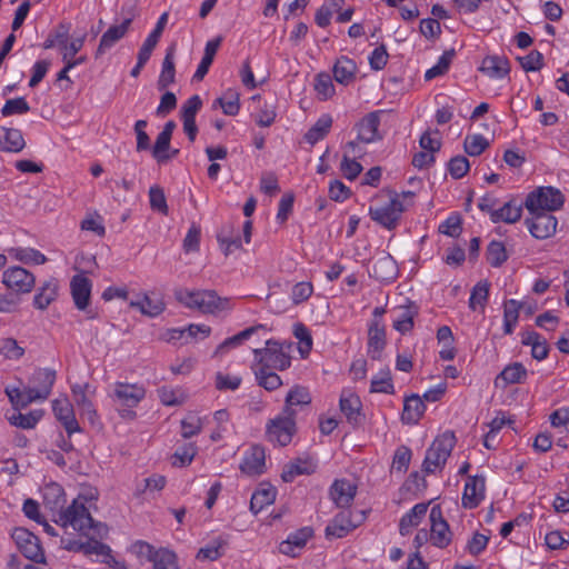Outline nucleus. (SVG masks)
<instances>
[{
    "instance_id": "09e8293b",
    "label": "nucleus",
    "mask_w": 569,
    "mask_h": 569,
    "mask_svg": "<svg viewBox=\"0 0 569 569\" xmlns=\"http://www.w3.org/2000/svg\"><path fill=\"white\" fill-rule=\"evenodd\" d=\"M271 370L272 368L260 367L256 371L258 385L267 391L277 390L282 385L281 378Z\"/></svg>"
},
{
    "instance_id": "5fc2aeb1",
    "label": "nucleus",
    "mask_w": 569,
    "mask_h": 569,
    "mask_svg": "<svg viewBox=\"0 0 569 569\" xmlns=\"http://www.w3.org/2000/svg\"><path fill=\"white\" fill-rule=\"evenodd\" d=\"M41 418L40 411H31L27 415L21 412H16L8 418L10 425L22 428V429H32L36 427L38 421Z\"/></svg>"
},
{
    "instance_id": "e2e57ef3",
    "label": "nucleus",
    "mask_w": 569,
    "mask_h": 569,
    "mask_svg": "<svg viewBox=\"0 0 569 569\" xmlns=\"http://www.w3.org/2000/svg\"><path fill=\"white\" fill-rule=\"evenodd\" d=\"M371 392L393 393V383L389 371L381 372L373 377L370 385Z\"/></svg>"
},
{
    "instance_id": "e433bc0d",
    "label": "nucleus",
    "mask_w": 569,
    "mask_h": 569,
    "mask_svg": "<svg viewBox=\"0 0 569 569\" xmlns=\"http://www.w3.org/2000/svg\"><path fill=\"white\" fill-rule=\"evenodd\" d=\"M57 40L62 51V60L63 62H68L72 60L74 56L82 49L86 40V34H82L81 37L73 39L70 43H68L67 31L57 32Z\"/></svg>"
},
{
    "instance_id": "473e14b6",
    "label": "nucleus",
    "mask_w": 569,
    "mask_h": 569,
    "mask_svg": "<svg viewBox=\"0 0 569 569\" xmlns=\"http://www.w3.org/2000/svg\"><path fill=\"white\" fill-rule=\"evenodd\" d=\"M264 329H266L264 325H257V326L249 327V328L240 331L239 333L224 339L217 347V349L214 351V356H222V355H224L230 349H233V348H237V347L241 346L246 340H248L252 335H254L259 330H264Z\"/></svg>"
},
{
    "instance_id": "c85d7f7f",
    "label": "nucleus",
    "mask_w": 569,
    "mask_h": 569,
    "mask_svg": "<svg viewBox=\"0 0 569 569\" xmlns=\"http://www.w3.org/2000/svg\"><path fill=\"white\" fill-rule=\"evenodd\" d=\"M59 284L56 279L44 281L33 297V306L39 310H46L58 297Z\"/></svg>"
},
{
    "instance_id": "79ce46f5",
    "label": "nucleus",
    "mask_w": 569,
    "mask_h": 569,
    "mask_svg": "<svg viewBox=\"0 0 569 569\" xmlns=\"http://www.w3.org/2000/svg\"><path fill=\"white\" fill-rule=\"evenodd\" d=\"M277 491L273 487H261L257 491L253 492L250 500V510L257 515L264 507L273 503L276 499Z\"/></svg>"
},
{
    "instance_id": "393cba45",
    "label": "nucleus",
    "mask_w": 569,
    "mask_h": 569,
    "mask_svg": "<svg viewBox=\"0 0 569 569\" xmlns=\"http://www.w3.org/2000/svg\"><path fill=\"white\" fill-rule=\"evenodd\" d=\"M380 111L370 112L358 123V140L365 143L380 139L378 128L380 126Z\"/></svg>"
},
{
    "instance_id": "a211bd4d",
    "label": "nucleus",
    "mask_w": 569,
    "mask_h": 569,
    "mask_svg": "<svg viewBox=\"0 0 569 569\" xmlns=\"http://www.w3.org/2000/svg\"><path fill=\"white\" fill-rule=\"evenodd\" d=\"M340 410L346 416L347 421L353 427L360 426L363 421L361 412L362 403L360 398L350 390H343L340 396Z\"/></svg>"
},
{
    "instance_id": "37998d69",
    "label": "nucleus",
    "mask_w": 569,
    "mask_h": 569,
    "mask_svg": "<svg viewBox=\"0 0 569 569\" xmlns=\"http://www.w3.org/2000/svg\"><path fill=\"white\" fill-rule=\"evenodd\" d=\"M315 471V466L309 460L297 459L288 463L281 473L284 482H291L297 476L310 475Z\"/></svg>"
},
{
    "instance_id": "72a5a7b5",
    "label": "nucleus",
    "mask_w": 569,
    "mask_h": 569,
    "mask_svg": "<svg viewBox=\"0 0 569 569\" xmlns=\"http://www.w3.org/2000/svg\"><path fill=\"white\" fill-rule=\"evenodd\" d=\"M174 52L176 46L171 44L166 52L161 73L159 76L157 87L159 90H164L167 87L172 84L176 80V69H174Z\"/></svg>"
},
{
    "instance_id": "9b49d317",
    "label": "nucleus",
    "mask_w": 569,
    "mask_h": 569,
    "mask_svg": "<svg viewBox=\"0 0 569 569\" xmlns=\"http://www.w3.org/2000/svg\"><path fill=\"white\" fill-rule=\"evenodd\" d=\"M56 371L49 368L37 369L29 379L31 397L27 401L46 400L51 393L56 381Z\"/></svg>"
},
{
    "instance_id": "dca6fc26",
    "label": "nucleus",
    "mask_w": 569,
    "mask_h": 569,
    "mask_svg": "<svg viewBox=\"0 0 569 569\" xmlns=\"http://www.w3.org/2000/svg\"><path fill=\"white\" fill-rule=\"evenodd\" d=\"M264 469V448L259 445L251 446L250 449L244 452L242 462L240 463L241 472L250 477H256L262 475Z\"/></svg>"
},
{
    "instance_id": "4c0bfd02",
    "label": "nucleus",
    "mask_w": 569,
    "mask_h": 569,
    "mask_svg": "<svg viewBox=\"0 0 569 569\" xmlns=\"http://www.w3.org/2000/svg\"><path fill=\"white\" fill-rule=\"evenodd\" d=\"M3 132L0 136V143L2 144V150L7 152H19L24 146V139L19 129L16 128H2Z\"/></svg>"
},
{
    "instance_id": "de8ad7c7",
    "label": "nucleus",
    "mask_w": 569,
    "mask_h": 569,
    "mask_svg": "<svg viewBox=\"0 0 569 569\" xmlns=\"http://www.w3.org/2000/svg\"><path fill=\"white\" fill-rule=\"evenodd\" d=\"M456 56L455 49L446 50L439 58L438 62L425 73L426 80H432L437 77L443 76L449 70V67Z\"/></svg>"
},
{
    "instance_id": "4468645a",
    "label": "nucleus",
    "mask_w": 569,
    "mask_h": 569,
    "mask_svg": "<svg viewBox=\"0 0 569 569\" xmlns=\"http://www.w3.org/2000/svg\"><path fill=\"white\" fill-rule=\"evenodd\" d=\"M531 219H526L530 233L537 239H547L556 233L558 221L548 212H530Z\"/></svg>"
},
{
    "instance_id": "603ef678",
    "label": "nucleus",
    "mask_w": 569,
    "mask_h": 569,
    "mask_svg": "<svg viewBox=\"0 0 569 569\" xmlns=\"http://www.w3.org/2000/svg\"><path fill=\"white\" fill-rule=\"evenodd\" d=\"M417 313L418 312L413 307H406L401 309L397 318L393 320V328L402 335L409 332L413 328V319Z\"/></svg>"
},
{
    "instance_id": "c756f323",
    "label": "nucleus",
    "mask_w": 569,
    "mask_h": 569,
    "mask_svg": "<svg viewBox=\"0 0 569 569\" xmlns=\"http://www.w3.org/2000/svg\"><path fill=\"white\" fill-rule=\"evenodd\" d=\"M426 411V405L418 395H411L405 399L401 420L403 423H418Z\"/></svg>"
},
{
    "instance_id": "8fccbe9b",
    "label": "nucleus",
    "mask_w": 569,
    "mask_h": 569,
    "mask_svg": "<svg viewBox=\"0 0 569 569\" xmlns=\"http://www.w3.org/2000/svg\"><path fill=\"white\" fill-rule=\"evenodd\" d=\"M224 256H229L233 250L241 247V239L239 236H232V226H224L217 236Z\"/></svg>"
},
{
    "instance_id": "6e6552de",
    "label": "nucleus",
    "mask_w": 569,
    "mask_h": 569,
    "mask_svg": "<svg viewBox=\"0 0 569 569\" xmlns=\"http://www.w3.org/2000/svg\"><path fill=\"white\" fill-rule=\"evenodd\" d=\"M405 211L399 194L393 193L389 202L383 206L370 207V218L388 230H393L399 224L401 213Z\"/></svg>"
},
{
    "instance_id": "3c124183",
    "label": "nucleus",
    "mask_w": 569,
    "mask_h": 569,
    "mask_svg": "<svg viewBox=\"0 0 569 569\" xmlns=\"http://www.w3.org/2000/svg\"><path fill=\"white\" fill-rule=\"evenodd\" d=\"M130 307L139 309L149 317H156L164 310V303L161 300H152L149 296L138 301H130Z\"/></svg>"
},
{
    "instance_id": "6e6d98bb",
    "label": "nucleus",
    "mask_w": 569,
    "mask_h": 569,
    "mask_svg": "<svg viewBox=\"0 0 569 569\" xmlns=\"http://www.w3.org/2000/svg\"><path fill=\"white\" fill-rule=\"evenodd\" d=\"M489 296V283L488 281H480L478 282L470 295L469 298V307L472 310H476L477 307H480L481 309L485 308V305L488 300Z\"/></svg>"
},
{
    "instance_id": "f704fd0d",
    "label": "nucleus",
    "mask_w": 569,
    "mask_h": 569,
    "mask_svg": "<svg viewBox=\"0 0 569 569\" xmlns=\"http://www.w3.org/2000/svg\"><path fill=\"white\" fill-rule=\"evenodd\" d=\"M312 536V530L308 527L302 528L295 533H291L286 541L280 543L279 550L283 555L296 556V549H301L306 546L309 538Z\"/></svg>"
},
{
    "instance_id": "aec40b11",
    "label": "nucleus",
    "mask_w": 569,
    "mask_h": 569,
    "mask_svg": "<svg viewBox=\"0 0 569 569\" xmlns=\"http://www.w3.org/2000/svg\"><path fill=\"white\" fill-rule=\"evenodd\" d=\"M386 347V330L380 319H373L368 329V355L372 360L381 358Z\"/></svg>"
},
{
    "instance_id": "f257e3e1",
    "label": "nucleus",
    "mask_w": 569,
    "mask_h": 569,
    "mask_svg": "<svg viewBox=\"0 0 569 569\" xmlns=\"http://www.w3.org/2000/svg\"><path fill=\"white\" fill-rule=\"evenodd\" d=\"M176 299L190 309H197L202 313L218 316L221 312L232 309L230 298L220 297L214 290L178 289L174 291Z\"/></svg>"
},
{
    "instance_id": "774afa93",
    "label": "nucleus",
    "mask_w": 569,
    "mask_h": 569,
    "mask_svg": "<svg viewBox=\"0 0 569 569\" xmlns=\"http://www.w3.org/2000/svg\"><path fill=\"white\" fill-rule=\"evenodd\" d=\"M469 168V160L463 156L453 157L448 163V170L453 179L462 178Z\"/></svg>"
},
{
    "instance_id": "864d4df0",
    "label": "nucleus",
    "mask_w": 569,
    "mask_h": 569,
    "mask_svg": "<svg viewBox=\"0 0 569 569\" xmlns=\"http://www.w3.org/2000/svg\"><path fill=\"white\" fill-rule=\"evenodd\" d=\"M315 90L318 98L322 101L330 99L335 94V86L329 73H319L315 79Z\"/></svg>"
},
{
    "instance_id": "cd10ccee",
    "label": "nucleus",
    "mask_w": 569,
    "mask_h": 569,
    "mask_svg": "<svg viewBox=\"0 0 569 569\" xmlns=\"http://www.w3.org/2000/svg\"><path fill=\"white\" fill-rule=\"evenodd\" d=\"M357 70V63L352 59L341 56L333 64V78L337 82L348 86L355 80Z\"/></svg>"
},
{
    "instance_id": "bb28decb",
    "label": "nucleus",
    "mask_w": 569,
    "mask_h": 569,
    "mask_svg": "<svg viewBox=\"0 0 569 569\" xmlns=\"http://www.w3.org/2000/svg\"><path fill=\"white\" fill-rule=\"evenodd\" d=\"M522 202L516 199H511L506 202L500 209L491 212V221L493 223L506 222L515 223L521 218Z\"/></svg>"
},
{
    "instance_id": "f3484780",
    "label": "nucleus",
    "mask_w": 569,
    "mask_h": 569,
    "mask_svg": "<svg viewBox=\"0 0 569 569\" xmlns=\"http://www.w3.org/2000/svg\"><path fill=\"white\" fill-rule=\"evenodd\" d=\"M356 495L357 486L347 479L335 480L329 489L330 499L341 509L350 507Z\"/></svg>"
},
{
    "instance_id": "69168bd1",
    "label": "nucleus",
    "mask_w": 569,
    "mask_h": 569,
    "mask_svg": "<svg viewBox=\"0 0 569 569\" xmlns=\"http://www.w3.org/2000/svg\"><path fill=\"white\" fill-rule=\"evenodd\" d=\"M0 353L11 360L21 358L24 353V349L18 345V341L13 338H6L0 340Z\"/></svg>"
},
{
    "instance_id": "58836bf2",
    "label": "nucleus",
    "mask_w": 569,
    "mask_h": 569,
    "mask_svg": "<svg viewBox=\"0 0 569 569\" xmlns=\"http://www.w3.org/2000/svg\"><path fill=\"white\" fill-rule=\"evenodd\" d=\"M168 12H163L160 18L157 21V24L154 29L151 31V33L148 36V38L144 40L143 44L141 46L139 52L142 53V56H146L148 58L151 57V53L153 49L156 48L157 43L159 42L161 34L166 28V24L168 22Z\"/></svg>"
},
{
    "instance_id": "c9c22d12",
    "label": "nucleus",
    "mask_w": 569,
    "mask_h": 569,
    "mask_svg": "<svg viewBox=\"0 0 569 569\" xmlns=\"http://www.w3.org/2000/svg\"><path fill=\"white\" fill-rule=\"evenodd\" d=\"M228 545V540L219 536L214 539H212L209 543H207L204 547L200 548L197 552V560L199 561H214L221 558L224 555L226 547Z\"/></svg>"
},
{
    "instance_id": "6ab92c4d",
    "label": "nucleus",
    "mask_w": 569,
    "mask_h": 569,
    "mask_svg": "<svg viewBox=\"0 0 569 569\" xmlns=\"http://www.w3.org/2000/svg\"><path fill=\"white\" fill-rule=\"evenodd\" d=\"M356 528L357 523L351 520V512L349 510H342L328 523L325 535L329 540L340 539Z\"/></svg>"
},
{
    "instance_id": "338daca9",
    "label": "nucleus",
    "mask_w": 569,
    "mask_h": 569,
    "mask_svg": "<svg viewBox=\"0 0 569 569\" xmlns=\"http://www.w3.org/2000/svg\"><path fill=\"white\" fill-rule=\"evenodd\" d=\"M439 231L452 238L460 236L462 231L461 218L459 214H451L440 226Z\"/></svg>"
},
{
    "instance_id": "f8f14e48",
    "label": "nucleus",
    "mask_w": 569,
    "mask_h": 569,
    "mask_svg": "<svg viewBox=\"0 0 569 569\" xmlns=\"http://www.w3.org/2000/svg\"><path fill=\"white\" fill-rule=\"evenodd\" d=\"M2 283L16 295L29 293L34 287L36 278L22 267H11L2 274Z\"/></svg>"
},
{
    "instance_id": "a878e982",
    "label": "nucleus",
    "mask_w": 569,
    "mask_h": 569,
    "mask_svg": "<svg viewBox=\"0 0 569 569\" xmlns=\"http://www.w3.org/2000/svg\"><path fill=\"white\" fill-rule=\"evenodd\" d=\"M480 71L490 78L502 79L510 72V64L505 57L487 56L482 60Z\"/></svg>"
},
{
    "instance_id": "5701e85b",
    "label": "nucleus",
    "mask_w": 569,
    "mask_h": 569,
    "mask_svg": "<svg viewBox=\"0 0 569 569\" xmlns=\"http://www.w3.org/2000/svg\"><path fill=\"white\" fill-rule=\"evenodd\" d=\"M132 23L131 18L124 19L120 24L111 26L101 37L96 56H102L108 49L113 47L128 32Z\"/></svg>"
},
{
    "instance_id": "2eb2a0df",
    "label": "nucleus",
    "mask_w": 569,
    "mask_h": 569,
    "mask_svg": "<svg viewBox=\"0 0 569 569\" xmlns=\"http://www.w3.org/2000/svg\"><path fill=\"white\" fill-rule=\"evenodd\" d=\"M311 395L307 387L296 385L287 393L282 412L291 417H297L298 410L308 408L311 403Z\"/></svg>"
},
{
    "instance_id": "a19ab883",
    "label": "nucleus",
    "mask_w": 569,
    "mask_h": 569,
    "mask_svg": "<svg viewBox=\"0 0 569 569\" xmlns=\"http://www.w3.org/2000/svg\"><path fill=\"white\" fill-rule=\"evenodd\" d=\"M88 389H89V383L73 385L71 387V391H72V396H73L76 405L92 421L93 418L97 416V412L93 409V405H92L91 400L87 396Z\"/></svg>"
},
{
    "instance_id": "b1692460",
    "label": "nucleus",
    "mask_w": 569,
    "mask_h": 569,
    "mask_svg": "<svg viewBox=\"0 0 569 569\" xmlns=\"http://www.w3.org/2000/svg\"><path fill=\"white\" fill-rule=\"evenodd\" d=\"M483 493L485 478L479 476L470 477L465 485L462 507L468 509L476 508L482 500Z\"/></svg>"
},
{
    "instance_id": "680f3d73",
    "label": "nucleus",
    "mask_w": 569,
    "mask_h": 569,
    "mask_svg": "<svg viewBox=\"0 0 569 569\" xmlns=\"http://www.w3.org/2000/svg\"><path fill=\"white\" fill-rule=\"evenodd\" d=\"M150 207L152 210L159 211L163 214L168 213V204L164 191L160 186H152L149 190Z\"/></svg>"
},
{
    "instance_id": "49530a36",
    "label": "nucleus",
    "mask_w": 569,
    "mask_h": 569,
    "mask_svg": "<svg viewBox=\"0 0 569 569\" xmlns=\"http://www.w3.org/2000/svg\"><path fill=\"white\" fill-rule=\"evenodd\" d=\"M508 253L501 241L492 240L486 250V259L493 268L501 267L508 260Z\"/></svg>"
},
{
    "instance_id": "ea45409f",
    "label": "nucleus",
    "mask_w": 569,
    "mask_h": 569,
    "mask_svg": "<svg viewBox=\"0 0 569 569\" xmlns=\"http://www.w3.org/2000/svg\"><path fill=\"white\" fill-rule=\"evenodd\" d=\"M397 273V266L391 256L378 259L372 266V274L380 281H391Z\"/></svg>"
},
{
    "instance_id": "412c9836",
    "label": "nucleus",
    "mask_w": 569,
    "mask_h": 569,
    "mask_svg": "<svg viewBox=\"0 0 569 569\" xmlns=\"http://www.w3.org/2000/svg\"><path fill=\"white\" fill-rule=\"evenodd\" d=\"M56 418L62 423L69 436L80 431V426L74 417L72 405L68 399H56L52 402Z\"/></svg>"
},
{
    "instance_id": "052dcab7",
    "label": "nucleus",
    "mask_w": 569,
    "mask_h": 569,
    "mask_svg": "<svg viewBox=\"0 0 569 569\" xmlns=\"http://www.w3.org/2000/svg\"><path fill=\"white\" fill-rule=\"evenodd\" d=\"M30 111V106L23 97L9 99L1 109L3 117L24 114Z\"/></svg>"
},
{
    "instance_id": "bf43d9fd",
    "label": "nucleus",
    "mask_w": 569,
    "mask_h": 569,
    "mask_svg": "<svg viewBox=\"0 0 569 569\" xmlns=\"http://www.w3.org/2000/svg\"><path fill=\"white\" fill-rule=\"evenodd\" d=\"M170 137L161 133L157 136L156 142L152 147V157L158 161V163H164L171 159V156L167 154V151L170 150Z\"/></svg>"
},
{
    "instance_id": "f03ea898",
    "label": "nucleus",
    "mask_w": 569,
    "mask_h": 569,
    "mask_svg": "<svg viewBox=\"0 0 569 569\" xmlns=\"http://www.w3.org/2000/svg\"><path fill=\"white\" fill-rule=\"evenodd\" d=\"M111 397L119 415L123 419L133 420L137 416L133 408L144 399L146 389L138 383L116 382Z\"/></svg>"
},
{
    "instance_id": "0e129e2a",
    "label": "nucleus",
    "mask_w": 569,
    "mask_h": 569,
    "mask_svg": "<svg viewBox=\"0 0 569 569\" xmlns=\"http://www.w3.org/2000/svg\"><path fill=\"white\" fill-rule=\"evenodd\" d=\"M412 452L409 447L400 446L397 448L393 455L392 469L399 472H406L408 470Z\"/></svg>"
},
{
    "instance_id": "4d7b16f0",
    "label": "nucleus",
    "mask_w": 569,
    "mask_h": 569,
    "mask_svg": "<svg viewBox=\"0 0 569 569\" xmlns=\"http://www.w3.org/2000/svg\"><path fill=\"white\" fill-rule=\"evenodd\" d=\"M489 147V141L481 134L467 136L463 148L471 157L481 154Z\"/></svg>"
},
{
    "instance_id": "20e7f679",
    "label": "nucleus",
    "mask_w": 569,
    "mask_h": 569,
    "mask_svg": "<svg viewBox=\"0 0 569 569\" xmlns=\"http://www.w3.org/2000/svg\"><path fill=\"white\" fill-rule=\"evenodd\" d=\"M565 197L560 190L553 187H540L530 192L525 201L529 212H550L563 206Z\"/></svg>"
},
{
    "instance_id": "0eeeda50",
    "label": "nucleus",
    "mask_w": 569,
    "mask_h": 569,
    "mask_svg": "<svg viewBox=\"0 0 569 569\" xmlns=\"http://www.w3.org/2000/svg\"><path fill=\"white\" fill-rule=\"evenodd\" d=\"M57 523L62 527H71L73 530L83 535H89L93 527V519L82 502H73L59 513Z\"/></svg>"
},
{
    "instance_id": "9d476101",
    "label": "nucleus",
    "mask_w": 569,
    "mask_h": 569,
    "mask_svg": "<svg viewBox=\"0 0 569 569\" xmlns=\"http://www.w3.org/2000/svg\"><path fill=\"white\" fill-rule=\"evenodd\" d=\"M17 548L27 558L37 563L44 562V552L40 540L26 528H14L11 533Z\"/></svg>"
},
{
    "instance_id": "7c9ffc66",
    "label": "nucleus",
    "mask_w": 569,
    "mask_h": 569,
    "mask_svg": "<svg viewBox=\"0 0 569 569\" xmlns=\"http://www.w3.org/2000/svg\"><path fill=\"white\" fill-rule=\"evenodd\" d=\"M429 503L420 502L405 513L399 522V532L401 536H407L411 529L417 527L428 511Z\"/></svg>"
},
{
    "instance_id": "ddd939ff",
    "label": "nucleus",
    "mask_w": 569,
    "mask_h": 569,
    "mask_svg": "<svg viewBox=\"0 0 569 569\" xmlns=\"http://www.w3.org/2000/svg\"><path fill=\"white\" fill-rule=\"evenodd\" d=\"M430 541L438 548H446L451 542L452 533L448 522L443 519L440 506H433L430 510Z\"/></svg>"
},
{
    "instance_id": "1a4fd4ad",
    "label": "nucleus",
    "mask_w": 569,
    "mask_h": 569,
    "mask_svg": "<svg viewBox=\"0 0 569 569\" xmlns=\"http://www.w3.org/2000/svg\"><path fill=\"white\" fill-rule=\"evenodd\" d=\"M253 353L261 367L284 370L291 363L290 357L283 351L282 345L276 340H267L266 348L254 349Z\"/></svg>"
},
{
    "instance_id": "2f4dec72",
    "label": "nucleus",
    "mask_w": 569,
    "mask_h": 569,
    "mask_svg": "<svg viewBox=\"0 0 569 569\" xmlns=\"http://www.w3.org/2000/svg\"><path fill=\"white\" fill-rule=\"evenodd\" d=\"M527 377V370L520 362L508 365L495 379L497 387L521 383Z\"/></svg>"
},
{
    "instance_id": "a18cd8bd",
    "label": "nucleus",
    "mask_w": 569,
    "mask_h": 569,
    "mask_svg": "<svg viewBox=\"0 0 569 569\" xmlns=\"http://www.w3.org/2000/svg\"><path fill=\"white\" fill-rule=\"evenodd\" d=\"M521 303L515 299L507 300L503 306V332L511 335L519 319Z\"/></svg>"
},
{
    "instance_id": "39448f33",
    "label": "nucleus",
    "mask_w": 569,
    "mask_h": 569,
    "mask_svg": "<svg viewBox=\"0 0 569 569\" xmlns=\"http://www.w3.org/2000/svg\"><path fill=\"white\" fill-rule=\"evenodd\" d=\"M138 557L146 558L152 562V569H180L178 556L168 548H154L147 541L138 540L132 546Z\"/></svg>"
},
{
    "instance_id": "7ed1b4c3",
    "label": "nucleus",
    "mask_w": 569,
    "mask_h": 569,
    "mask_svg": "<svg viewBox=\"0 0 569 569\" xmlns=\"http://www.w3.org/2000/svg\"><path fill=\"white\" fill-rule=\"evenodd\" d=\"M455 445L456 437L452 432H445L437 437L426 452L423 471L433 473L437 469H442Z\"/></svg>"
},
{
    "instance_id": "13d9d810",
    "label": "nucleus",
    "mask_w": 569,
    "mask_h": 569,
    "mask_svg": "<svg viewBox=\"0 0 569 569\" xmlns=\"http://www.w3.org/2000/svg\"><path fill=\"white\" fill-rule=\"evenodd\" d=\"M158 396L162 405L164 406H178L181 405L186 396L181 389H174L172 387L163 386L158 390Z\"/></svg>"
},
{
    "instance_id": "4be33fe9",
    "label": "nucleus",
    "mask_w": 569,
    "mask_h": 569,
    "mask_svg": "<svg viewBox=\"0 0 569 569\" xmlns=\"http://www.w3.org/2000/svg\"><path fill=\"white\" fill-rule=\"evenodd\" d=\"M92 283L90 279L82 274H77L71 279L70 289L73 302L79 310H86L90 302Z\"/></svg>"
},
{
    "instance_id": "423d86ee",
    "label": "nucleus",
    "mask_w": 569,
    "mask_h": 569,
    "mask_svg": "<svg viewBox=\"0 0 569 569\" xmlns=\"http://www.w3.org/2000/svg\"><path fill=\"white\" fill-rule=\"evenodd\" d=\"M297 432L296 418L282 411L266 425V437L274 446H288Z\"/></svg>"
},
{
    "instance_id": "c03bdc74",
    "label": "nucleus",
    "mask_w": 569,
    "mask_h": 569,
    "mask_svg": "<svg viewBox=\"0 0 569 569\" xmlns=\"http://www.w3.org/2000/svg\"><path fill=\"white\" fill-rule=\"evenodd\" d=\"M332 126V118L330 114H322L317 122L306 133V139L309 143L315 144L323 139Z\"/></svg>"
}]
</instances>
